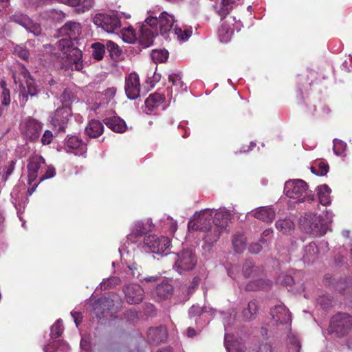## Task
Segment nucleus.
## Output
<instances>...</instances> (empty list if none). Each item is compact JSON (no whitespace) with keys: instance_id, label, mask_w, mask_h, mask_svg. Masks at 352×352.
<instances>
[{"instance_id":"obj_1","label":"nucleus","mask_w":352,"mask_h":352,"mask_svg":"<svg viewBox=\"0 0 352 352\" xmlns=\"http://www.w3.org/2000/svg\"><path fill=\"white\" fill-rule=\"evenodd\" d=\"M174 16L166 12H162L159 16L151 14L145 20V23L140 28V43L147 47L153 45V39L160 34L168 39L169 34L173 32Z\"/></svg>"},{"instance_id":"obj_2","label":"nucleus","mask_w":352,"mask_h":352,"mask_svg":"<svg viewBox=\"0 0 352 352\" xmlns=\"http://www.w3.org/2000/svg\"><path fill=\"white\" fill-rule=\"evenodd\" d=\"M230 219L231 213L225 208L214 211L212 217L213 233H212L211 230L210 232L205 235L204 240L206 244L211 246L217 241L221 234L228 226Z\"/></svg>"},{"instance_id":"obj_3","label":"nucleus","mask_w":352,"mask_h":352,"mask_svg":"<svg viewBox=\"0 0 352 352\" xmlns=\"http://www.w3.org/2000/svg\"><path fill=\"white\" fill-rule=\"evenodd\" d=\"M58 50L63 52L65 63L72 69L80 71L82 67V52L74 45V43L68 38H62L57 43Z\"/></svg>"},{"instance_id":"obj_4","label":"nucleus","mask_w":352,"mask_h":352,"mask_svg":"<svg viewBox=\"0 0 352 352\" xmlns=\"http://www.w3.org/2000/svg\"><path fill=\"white\" fill-rule=\"evenodd\" d=\"M302 229L312 236H322L327 233L328 224L324 223L322 217L314 213L305 214L300 219Z\"/></svg>"},{"instance_id":"obj_5","label":"nucleus","mask_w":352,"mask_h":352,"mask_svg":"<svg viewBox=\"0 0 352 352\" xmlns=\"http://www.w3.org/2000/svg\"><path fill=\"white\" fill-rule=\"evenodd\" d=\"M352 329V316L347 313L339 312L331 317L328 332L336 337L342 338Z\"/></svg>"},{"instance_id":"obj_6","label":"nucleus","mask_w":352,"mask_h":352,"mask_svg":"<svg viewBox=\"0 0 352 352\" xmlns=\"http://www.w3.org/2000/svg\"><path fill=\"white\" fill-rule=\"evenodd\" d=\"M214 210L210 209H204L199 212H196L193 217L190 219L188 223V228L191 230H200L206 232L213 233V226L211 225L212 221Z\"/></svg>"},{"instance_id":"obj_7","label":"nucleus","mask_w":352,"mask_h":352,"mask_svg":"<svg viewBox=\"0 0 352 352\" xmlns=\"http://www.w3.org/2000/svg\"><path fill=\"white\" fill-rule=\"evenodd\" d=\"M307 190V184L302 179H293L285 182L284 192L285 195L292 199H298L300 202L305 201H313L314 196L309 195L303 196Z\"/></svg>"},{"instance_id":"obj_8","label":"nucleus","mask_w":352,"mask_h":352,"mask_svg":"<svg viewBox=\"0 0 352 352\" xmlns=\"http://www.w3.org/2000/svg\"><path fill=\"white\" fill-rule=\"evenodd\" d=\"M120 16L118 12L99 13L94 16L93 21L108 33H113L121 28Z\"/></svg>"},{"instance_id":"obj_9","label":"nucleus","mask_w":352,"mask_h":352,"mask_svg":"<svg viewBox=\"0 0 352 352\" xmlns=\"http://www.w3.org/2000/svg\"><path fill=\"white\" fill-rule=\"evenodd\" d=\"M197 258L195 254L190 250H186L175 254L173 269L182 274L192 270L196 266Z\"/></svg>"},{"instance_id":"obj_10","label":"nucleus","mask_w":352,"mask_h":352,"mask_svg":"<svg viewBox=\"0 0 352 352\" xmlns=\"http://www.w3.org/2000/svg\"><path fill=\"white\" fill-rule=\"evenodd\" d=\"M21 74L23 78L24 82L20 78L18 79L15 74L13 75V78L15 83L19 82V97L21 101L25 104L28 100V96L31 97L36 96L38 91L34 80L27 70H23Z\"/></svg>"},{"instance_id":"obj_11","label":"nucleus","mask_w":352,"mask_h":352,"mask_svg":"<svg viewBox=\"0 0 352 352\" xmlns=\"http://www.w3.org/2000/svg\"><path fill=\"white\" fill-rule=\"evenodd\" d=\"M42 129L43 124L32 117H28L21 124L22 135L33 142L38 140Z\"/></svg>"},{"instance_id":"obj_12","label":"nucleus","mask_w":352,"mask_h":352,"mask_svg":"<svg viewBox=\"0 0 352 352\" xmlns=\"http://www.w3.org/2000/svg\"><path fill=\"white\" fill-rule=\"evenodd\" d=\"M170 239L166 236L149 235L144 239V246L148 248L151 252L162 254L169 248Z\"/></svg>"},{"instance_id":"obj_13","label":"nucleus","mask_w":352,"mask_h":352,"mask_svg":"<svg viewBox=\"0 0 352 352\" xmlns=\"http://www.w3.org/2000/svg\"><path fill=\"white\" fill-rule=\"evenodd\" d=\"M153 224L150 219L135 221L131 227V232L127 235V240L135 243L138 239L152 230Z\"/></svg>"},{"instance_id":"obj_14","label":"nucleus","mask_w":352,"mask_h":352,"mask_svg":"<svg viewBox=\"0 0 352 352\" xmlns=\"http://www.w3.org/2000/svg\"><path fill=\"white\" fill-rule=\"evenodd\" d=\"M272 322L274 325H286V329L290 327L292 315L289 309L283 305H276L270 311Z\"/></svg>"},{"instance_id":"obj_15","label":"nucleus","mask_w":352,"mask_h":352,"mask_svg":"<svg viewBox=\"0 0 352 352\" xmlns=\"http://www.w3.org/2000/svg\"><path fill=\"white\" fill-rule=\"evenodd\" d=\"M72 112L70 107L67 104H63L58 108L52 117L51 123L59 132H63L67 127L69 117Z\"/></svg>"},{"instance_id":"obj_16","label":"nucleus","mask_w":352,"mask_h":352,"mask_svg":"<svg viewBox=\"0 0 352 352\" xmlns=\"http://www.w3.org/2000/svg\"><path fill=\"white\" fill-rule=\"evenodd\" d=\"M124 91L130 100H135L140 96V81L137 73L131 72L125 77Z\"/></svg>"},{"instance_id":"obj_17","label":"nucleus","mask_w":352,"mask_h":352,"mask_svg":"<svg viewBox=\"0 0 352 352\" xmlns=\"http://www.w3.org/2000/svg\"><path fill=\"white\" fill-rule=\"evenodd\" d=\"M125 298L128 303L139 304L144 298V292L142 287L138 284H130L123 288Z\"/></svg>"},{"instance_id":"obj_18","label":"nucleus","mask_w":352,"mask_h":352,"mask_svg":"<svg viewBox=\"0 0 352 352\" xmlns=\"http://www.w3.org/2000/svg\"><path fill=\"white\" fill-rule=\"evenodd\" d=\"M320 248L328 249L327 242L320 243V246L314 242L309 243L303 249L302 261L307 263L314 262L318 258Z\"/></svg>"},{"instance_id":"obj_19","label":"nucleus","mask_w":352,"mask_h":352,"mask_svg":"<svg viewBox=\"0 0 352 352\" xmlns=\"http://www.w3.org/2000/svg\"><path fill=\"white\" fill-rule=\"evenodd\" d=\"M65 149L69 153L75 151L76 155H82L87 151V144L78 136H67L65 141Z\"/></svg>"},{"instance_id":"obj_20","label":"nucleus","mask_w":352,"mask_h":352,"mask_svg":"<svg viewBox=\"0 0 352 352\" xmlns=\"http://www.w3.org/2000/svg\"><path fill=\"white\" fill-rule=\"evenodd\" d=\"M44 164L45 160L41 155H35L30 157L28 164L29 184H32L36 179L38 171Z\"/></svg>"},{"instance_id":"obj_21","label":"nucleus","mask_w":352,"mask_h":352,"mask_svg":"<svg viewBox=\"0 0 352 352\" xmlns=\"http://www.w3.org/2000/svg\"><path fill=\"white\" fill-rule=\"evenodd\" d=\"M82 27L78 22L68 21L59 29L60 36H67L69 40H76L81 34Z\"/></svg>"},{"instance_id":"obj_22","label":"nucleus","mask_w":352,"mask_h":352,"mask_svg":"<svg viewBox=\"0 0 352 352\" xmlns=\"http://www.w3.org/2000/svg\"><path fill=\"white\" fill-rule=\"evenodd\" d=\"M103 122L108 128L116 133H123L126 129L124 120L118 116L106 118L103 120Z\"/></svg>"},{"instance_id":"obj_23","label":"nucleus","mask_w":352,"mask_h":352,"mask_svg":"<svg viewBox=\"0 0 352 352\" xmlns=\"http://www.w3.org/2000/svg\"><path fill=\"white\" fill-rule=\"evenodd\" d=\"M275 215V210L272 206L260 207L254 214L255 218L266 223L272 222Z\"/></svg>"},{"instance_id":"obj_24","label":"nucleus","mask_w":352,"mask_h":352,"mask_svg":"<svg viewBox=\"0 0 352 352\" xmlns=\"http://www.w3.org/2000/svg\"><path fill=\"white\" fill-rule=\"evenodd\" d=\"M104 131V126L101 122L97 120H91L85 128V133L91 138H96L100 136Z\"/></svg>"},{"instance_id":"obj_25","label":"nucleus","mask_w":352,"mask_h":352,"mask_svg":"<svg viewBox=\"0 0 352 352\" xmlns=\"http://www.w3.org/2000/svg\"><path fill=\"white\" fill-rule=\"evenodd\" d=\"M148 338L153 342L159 343L166 340L167 336L166 329L164 327L150 328L148 331Z\"/></svg>"},{"instance_id":"obj_26","label":"nucleus","mask_w":352,"mask_h":352,"mask_svg":"<svg viewBox=\"0 0 352 352\" xmlns=\"http://www.w3.org/2000/svg\"><path fill=\"white\" fill-rule=\"evenodd\" d=\"M173 287L168 281L158 284L155 289V294L160 300L168 298L173 294Z\"/></svg>"},{"instance_id":"obj_27","label":"nucleus","mask_w":352,"mask_h":352,"mask_svg":"<svg viewBox=\"0 0 352 352\" xmlns=\"http://www.w3.org/2000/svg\"><path fill=\"white\" fill-rule=\"evenodd\" d=\"M258 311V302L256 300H253L248 302L247 307L244 308L242 316L245 320H252L256 318Z\"/></svg>"},{"instance_id":"obj_28","label":"nucleus","mask_w":352,"mask_h":352,"mask_svg":"<svg viewBox=\"0 0 352 352\" xmlns=\"http://www.w3.org/2000/svg\"><path fill=\"white\" fill-rule=\"evenodd\" d=\"M70 348L69 345L63 341L50 342L44 348L45 352H69Z\"/></svg>"},{"instance_id":"obj_29","label":"nucleus","mask_w":352,"mask_h":352,"mask_svg":"<svg viewBox=\"0 0 352 352\" xmlns=\"http://www.w3.org/2000/svg\"><path fill=\"white\" fill-rule=\"evenodd\" d=\"M318 196L320 204L323 206H327L331 204V189L330 188L326 185H321L318 187Z\"/></svg>"},{"instance_id":"obj_30","label":"nucleus","mask_w":352,"mask_h":352,"mask_svg":"<svg viewBox=\"0 0 352 352\" xmlns=\"http://www.w3.org/2000/svg\"><path fill=\"white\" fill-rule=\"evenodd\" d=\"M271 283L269 280L258 279L256 280L250 281L245 286L247 291H256L264 289L270 287Z\"/></svg>"},{"instance_id":"obj_31","label":"nucleus","mask_w":352,"mask_h":352,"mask_svg":"<svg viewBox=\"0 0 352 352\" xmlns=\"http://www.w3.org/2000/svg\"><path fill=\"white\" fill-rule=\"evenodd\" d=\"M219 37L221 42L228 43L233 34V30L226 21H223L218 31Z\"/></svg>"},{"instance_id":"obj_32","label":"nucleus","mask_w":352,"mask_h":352,"mask_svg":"<svg viewBox=\"0 0 352 352\" xmlns=\"http://www.w3.org/2000/svg\"><path fill=\"white\" fill-rule=\"evenodd\" d=\"M164 96L160 93L151 94L145 100V106L149 111H152L160 103L164 102Z\"/></svg>"},{"instance_id":"obj_33","label":"nucleus","mask_w":352,"mask_h":352,"mask_svg":"<svg viewBox=\"0 0 352 352\" xmlns=\"http://www.w3.org/2000/svg\"><path fill=\"white\" fill-rule=\"evenodd\" d=\"M276 228L283 234H288L294 230V223L289 219H278L276 222Z\"/></svg>"},{"instance_id":"obj_34","label":"nucleus","mask_w":352,"mask_h":352,"mask_svg":"<svg viewBox=\"0 0 352 352\" xmlns=\"http://www.w3.org/2000/svg\"><path fill=\"white\" fill-rule=\"evenodd\" d=\"M192 30L189 29L182 30V28L175 26L173 29V32H172V34L176 36L177 39L179 41L184 42L186 41L192 35Z\"/></svg>"},{"instance_id":"obj_35","label":"nucleus","mask_w":352,"mask_h":352,"mask_svg":"<svg viewBox=\"0 0 352 352\" xmlns=\"http://www.w3.org/2000/svg\"><path fill=\"white\" fill-rule=\"evenodd\" d=\"M246 238L243 234H236L232 239V244L234 250L241 253L245 249Z\"/></svg>"},{"instance_id":"obj_36","label":"nucleus","mask_w":352,"mask_h":352,"mask_svg":"<svg viewBox=\"0 0 352 352\" xmlns=\"http://www.w3.org/2000/svg\"><path fill=\"white\" fill-rule=\"evenodd\" d=\"M10 19L11 21L18 23L25 28L30 26L31 21V19L28 15L21 13H15L10 16Z\"/></svg>"},{"instance_id":"obj_37","label":"nucleus","mask_w":352,"mask_h":352,"mask_svg":"<svg viewBox=\"0 0 352 352\" xmlns=\"http://www.w3.org/2000/svg\"><path fill=\"white\" fill-rule=\"evenodd\" d=\"M311 170L317 175L323 176L327 173L329 165L324 162L319 161L316 162L315 165L311 168Z\"/></svg>"},{"instance_id":"obj_38","label":"nucleus","mask_w":352,"mask_h":352,"mask_svg":"<svg viewBox=\"0 0 352 352\" xmlns=\"http://www.w3.org/2000/svg\"><path fill=\"white\" fill-rule=\"evenodd\" d=\"M288 336L289 352H300L301 345L298 338L292 332H289Z\"/></svg>"},{"instance_id":"obj_39","label":"nucleus","mask_w":352,"mask_h":352,"mask_svg":"<svg viewBox=\"0 0 352 352\" xmlns=\"http://www.w3.org/2000/svg\"><path fill=\"white\" fill-rule=\"evenodd\" d=\"M93 48L92 56L94 59L100 60L103 58L105 52L106 45L100 43H95L91 45Z\"/></svg>"},{"instance_id":"obj_40","label":"nucleus","mask_w":352,"mask_h":352,"mask_svg":"<svg viewBox=\"0 0 352 352\" xmlns=\"http://www.w3.org/2000/svg\"><path fill=\"white\" fill-rule=\"evenodd\" d=\"M225 346L228 352H244L246 349L243 344L236 340L228 344L226 336H225Z\"/></svg>"},{"instance_id":"obj_41","label":"nucleus","mask_w":352,"mask_h":352,"mask_svg":"<svg viewBox=\"0 0 352 352\" xmlns=\"http://www.w3.org/2000/svg\"><path fill=\"white\" fill-rule=\"evenodd\" d=\"M152 59L155 62H165L168 57V52L166 50H154L151 52Z\"/></svg>"},{"instance_id":"obj_42","label":"nucleus","mask_w":352,"mask_h":352,"mask_svg":"<svg viewBox=\"0 0 352 352\" xmlns=\"http://www.w3.org/2000/svg\"><path fill=\"white\" fill-rule=\"evenodd\" d=\"M105 45L106 49L111 58H118L121 55L122 50L120 49L119 46L113 41H107Z\"/></svg>"},{"instance_id":"obj_43","label":"nucleus","mask_w":352,"mask_h":352,"mask_svg":"<svg viewBox=\"0 0 352 352\" xmlns=\"http://www.w3.org/2000/svg\"><path fill=\"white\" fill-rule=\"evenodd\" d=\"M63 321L61 319H58L51 327V339L54 340L60 337L63 331L62 327Z\"/></svg>"},{"instance_id":"obj_44","label":"nucleus","mask_w":352,"mask_h":352,"mask_svg":"<svg viewBox=\"0 0 352 352\" xmlns=\"http://www.w3.org/2000/svg\"><path fill=\"white\" fill-rule=\"evenodd\" d=\"M333 142V153L338 156L343 155L346 149V143L339 139H334Z\"/></svg>"},{"instance_id":"obj_45","label":"nucleus","mask_w":352,"mask_h":352,"mask_svg":"<svg viewBox=\"0 0 352 352\" xmlns=\"http://www.w3.org/2000/svg\"><path fill=\"white\" fill-rule=\"evenodd\" d=\"M76 98V96L73 91L69 89H65L62 94L60 95V99L63 104H67L69 107V104L74 101Z\"/></svg>"},{"instance_id":"obj_46","label":"nucleus","mask_w":352,"mask_h":352,"mask_svg":"<svg viewBox=\"0 0 352 352\" xmlns=\"http://www.w3.org/2000/svg\"><path fill=\"white\" fill-rule=\"evenodd\" d=\"M242 270L244 276L245 278H249L254 273L256 268L254 267L252 261L250 259H248L244 262Z\"/></svg>"},{"instance_id":"obj_47","label":"nucleus","mask_w":352,"mask_h":352,"mask_svg":"<svg viewBox=\"0 0 352 352\" xmlns=\"http://www.w3.org/2000/svg\"><path fill=\"white\" fill-rule=\"evenodd\" d=\"M317 302L324 309H328L332 306V299L329 296L324 295L319 296Z\"/></svg>"},{"instance_id":"obj_48","label":"nucleus","mask_w":352,"mask_h":352,"mask_svg":"<svg viewBox=\"0 0 352 352\" xmlns=\"http://www.w3.org/2000/svg\"><path fill=\"white\" fill-rule=\"evenodd\" d=\"M15 162L11 161L8 166H5L3 173L1 175V181L5 184L10 175H11L14 170Z\"/></svg>"},{"instance_id":"obj_49","label":"nucleus","mask_w":352,"mask_h":352,"mask_svg":"<svg viewBox=\"0 0 352 352\" xmlns=\"http://www.w3.org/2000/svg\"><path fill=\"white\" fill-rule=\"evenodd\" d=\"M216 10L218 14L221 17V19H223L232 11V7L222 3L221 1L220 5L216 7Z\"/></svg>"},{"instance_id":"obj_50","label":"nucleus","mask_w":352,"mask_h":352,"mask_svg":"<svg viewBox=\"0 0 352 352\" xmlns=\"http://www.w3.org/2000/svg\"><path fill=\"white\" fill-rule=\"evenodd\" d=\"M206 307H200L199 305H192L188 310V315L190 318L200 316L204 312H206Z\"/></svg>"},{"instance_id":"obj_51","label":"nucleus","mask_w":352,"mask_h":352,"mask_svg":"<svg viewBox=\"0 0 352 352\" xmlns=\"http://www.w3.org/2000/svg\"><path fill=\"white\" fill-rule=\"evenodd\" d=\"M1 88H2V93H1L2 104L4 106H8L10 102V91L8 88H6V83L4 82L1 83Z\"/></svg>"},{"instance_id":"obj_52","label":"nucleus","mask_w":352,"mask_h":352,"mask_svg":"<svg viewBox=\"0 0 352 352\" xmlns=\"http://www.w3.org/2000/svg\"><path fill=\"white\" fill-rule=\"evenodd\" d=\"M278 282L285 285H292L294 283V280L290 275L281 274L278 278Z\"/></svg>"},{"instance_id":"obj_53","label":"nucleus","mask_w":352,"mask_h":352,"mask_svg":"<svg viewBox=\"0 0 352 352\" xmlns=\"http://www.w3.org/2000/svg\"><path fill=\"white\" fill-rule=\"evenodd\" d=\"M30 32L32 33L34 36H39L41 34V28L40 25L33 23L31 20L29 27L25 28Z\"/></svg>"},{"instance_id":"obj_54","label":"nucleus","mask_w":352,"mask_h":352,"mask_svg":"<svg viewBox=\"0 0 352 352\" xmlns=\"http://www.w3.org/2000/svg\"><path fill=\"white\" fill-rule=\"evenodd\" d=\"M53 138L54 135L52 132L50 130H46L43 134L41 140L43 145H47L52 142Z\"/></svg>"},{"instance_id":"obj_55","label":"nucleus","mask_w":352,"mask_h":352,"mask_svg":"<svg viewBox=\"0 0 352 352\" xmlns=\"http://www.w3.org/2000/svg\"><path fill=\"white\" fill-rule=\"evenodd\" d=\"M168 80L174 86L182 87L184 85L181 76L179 74H173L168 76Z\"/></svg>"},{"instance_id":"obj_56","label":"nucleus","mask_w":352,"mask_h":352,"mask_svg":"<svg viewBox=\"0 0 352 352\" xmlns=\"http://www.w3.org/2000/svg\"><path fill=\"white\" fill-rule=\"evenodd\" d=\"M55 168L52 166H48L45 174L41 175L39 182L43 181L45 179L52 178L55 175Z\"/></svg>"},{"instance_id":"obj_57","label":"nucleus","mask_w":352,"mask_h":352,"mask_svg":"<svg viewBox=\"0 0 352 352\" xmlns=\"http://www.w3.org/2000/svg\"><path fill=\"white\" fill-rule=\"evenodd\" d=\"M127 268L128 272L126 273H130L132 277L138 278L140 276V274L137 264L133 263L132 265H129Z\"/></svg>"},{"instance_id":"obj_58","label":"nucleus","mask_w":352,"mask_h":352,"mask_svg":"<svg viewBox=\"0 0 352 352\" xmlns=\"http://www.w3.org/2000/svg\"><path fill=\"white\" fill-rule=\"evenodd\" d=\"M15 52L18 56L23 60H28L29 58L28 51L23 47H19L15 50Z\"/></svg>"},{"instance_id":"obj_59","label":"nucleus","mask_w":352,"mask_h":352,"mask_svg":"<svg viewBox=\"0 0 352 352\" xmlns=\"http://www.w3.org/2000/svg\"><path fill=\"white\" fill-rule=\"evenodd\" d=\"M262 250V245L258 243H252L250 244L248 250L252 254H258Z\"/></svg>"},{"instance_id":"obj_60","label":"nucleus","mask_w":352,"mask_h":352,"mask_svg":"<svg viewBox=\"0 0 352 352\" xmlns=\"http://www.w3.org/2000/svg\"><path fill=\"white\" fill-rule=\"evenodd\" d=\"M71 315H72V318H74L76 326L78 327V325L82 322V314L80 312H78V311H72Z\"/></svg>"},{"instance_id":"obj_61","label":"nucleus","mask_w":352,"mask_h":352,"mask_svg":"<svg viewBox=\"0 0 352 352\" xmlns=\"http://www.w3.org/2000/svg\"><path fill=\"white\" fill-rule=\"evenodd\" d=\"M10 195H11V199H12V204L14 205L16 210H19V204L17 201V197L19 196L18 190L16 189H13Z\"/></svg>"},{"instance_id":"obj_62","label":"nucleus","mask_w":352,"mask_h":352,"mask_svg":"<svg viewBox=\"0 0 352 352\" xmlns=\"http://www.w3.org/2000/svg\"><path fill=\"white\" fill-rule=\"evenodd\" d=\"M272 346L267 342L262 343L259 345L258 352H272Z\"/></svg>"},{"instance_id":"obj_63","label":"nucleus","mask_w":352,"mask_h":352,"mask_svg":"<svg viewBox=\"0 0 352 352\" xmlns=\"http://www.w3.org/2000/svg\"><path fill=\"white\" fill-rule=\"evenodd\" d=\"M322 219L324 221V223H327L328 224V229H329V224L333 221V213L331 212H330V211H326L325 219H324L323 218H322Z\"/></svg>"},{"instance_id":"obj_64","label":"nucleus","mask_w":352,"mask_h":352,"mask_svg":"<svg viewBox=\"0 0 352 352\" xmlns=\"http://www.w3.org/2000/svg\"><path fill=\"white\" fill-rule=\"evenodd\" d=\"M66 2L73 6H78L80 4H83L85 6L87 3V1H84V0H67Z\"/></svg>"}]
</instances>
